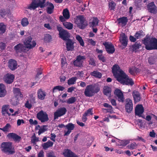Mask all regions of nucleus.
I'll use <instances>...</instances> for the list:
<instances>
[{
	"label": "nucleus",
	"mask_w": 157,
	"mask_h": 157,
	"mask_svg": "<svg viewBox=\"0 0 157 157\" xmlns=\"http://www.w3.org/2000/svg\"><path fill=\"white\" fill-rule=\"evenodd\" d=\"M112 72L117 80L123 85L132 86L134 84L132 79L129 78L118 65L113 66L112 67Z\"/></svg>",
	"instance_id": "1"
},
{
	"label": "nucleus",
	"mask_w": 157,
	"mask_h": 157,
	"mask_svg": "<svg viewBox=\"0 0 157 157\" xmlns=\"http://www.w3.org/2000/svg\"><path fill=\"white\" fill-rule=\"evenodd\" d=\"M143 43L147 50L157 49V39L155 38H151L147 35L143 40Z\"/></svg>",
	"instance_id": "2"
},
{
	"label": "nucleus",
	"mask_w": 157,
	"mask_h": 157,
	"mask_svg": "<svg viewBox=\"0 0 157 157\" xmlns=\"http://www.w3.org/2000/svg\"><path fill=\"white\" fill-rule=\"evenodd\" d=\"M46 0H32V2L28 6L27 9L30 10H34L37 8L40 7L42 8L45 6V2Z\"/></svg>",
	"instance_id": "3"
},
{
	"label": "nucleus",
	"mask_w": 157,
	"mask_h": 157,
	"mask_svg": "<svg viewBox=\"0 0 157 157\" xmlns=\"http://www.w3.org/2000/svg\"><path fill=\"white\" fill-rule=\"evenodd\" d=\"M1 147L2 151L6 153L12 154L15 152L11 142H3L2 143Z\"/></svg>",
	"instance_id": "4"
},
{
	"label": "nucleus",
	"mask_w": 157,
	"mask_h": 157,
	"mask_svg": "<svg viewBox=\"0 0 157 157\" xmlns=\"http://www.w3.org/2000/svg\"><path fill=\"white\" fill-rule=\"evenodd\" d=\"M85 21V19L82 15H78L77 16L75 23L79 29H84L87 25Z\"/></svg>",
	"instance_id": "5"
},
{
	"label": "nucleus",
	"mask_w": 157,
	"mask_h": 157,
	"mask_svg": "<svg viewBox=\"0 0 157 157\" xmlns=\"http://www.w3.org/2000/svg\"><path fill=\"white\" fill-rule=\"evenodd\" d=\"M36 117L41 122L47 121L49 120L48 116L47 113L42 110L37 113Z\"/></svg>",
	"instance_id": "6"
},
{
	"label": "nucleus",
	"mask_w": 157,
	"mask_h": 157,
	"mask_svg": "<svg viewBox=\"0 0 157 157\" xmlns=\"http://www.w3.org/2000/svg\"><path fill=\"white\" fill-rule=\"evenodd\" d=\"M67 111V109L64 107L58 108L54 113V120H55L58 119L59 117L64 115L66 113Z\"/></svg>",
	"instance_id": "7"
},
{
	"label": "nucleus",
	"mask_w": 157,
	"mask_h": 157,
	"mask_svg": "<svg viewBox=\"0 0 157 157\" xmlns=\"http://www.w3.org/2000/svg\"><path fill=\"white\" fill-rule=\"evenodd\" d=\"M100 88L97 84H94L89 85V97L92 96L98 92Z\"/></svg>",
	"instance_id": "8"
},
{
	"label": "nucleus",
	"mask_w": 157,
	"mask_h": 157,
	"mask_svg": "<svg viewBox=\"0 0 157 157\" xmlns=\"http://www.w3.org/2000/svg\"><path fill=\"white\" fill-rule=\"evenodd\" d=\"M85 56H78L76 57V59L73 61V64L74 66L81 67L82 66L83 60L86 59Z\"/></svg>",
	"instance_id": "9"
},
{
	"label": "nucleus",
	"mask_w": 157,
	"mask_h": 157,
	"mask_svg": "<svg viewBox=\"0 0 157 157\" xmlns=\"http://www.w3.org/2000/svg\"><path fill=\"white\" fill-rule=\"evenodd\" d=\"M32 38L31 36H29L25 40L24 44L26 48H32L36 45V43L35 41H33L32 42Z\"/></svg>",
	"instance_id": "10"
},
{
	"label": "nucleus",
	"mask_w": 157,
	"mask_h": 157,
	"mask_svg": "<svg viewBox=\"0 0 157 157\" xmlns=\"http://www.w3.org/2000/svg\"><path fill=\"white\" fill-rule=\"evenodd\" d=\"M14 76L11 73H7L3 77V80L7 84H10L13 81Z\"/></svg>",
	"instance_id": "11"
},
{
	"label": "nucleus",
	"mask_w": 157,
	"mask_h": 157,
	"mask_svg": "<svg viewBox=\"0 0 157 157\" xmlns=\"http://www.w3.org/2000/svg\"><path fill=\"white\" fill-rule=\"evenodd\" d=\"M105 46L106 51L109 54H113L115 51L114 46L111 43L105 42L103 43Z\"/></svg>",
	"instance_id": "12"
},
{
	"label": "nucleus",
	"mask_w": 157,
	"mask_h": 157,
	"mask_svg": "<svg viewBox=\"0 0 157 157\" xmlns=\"http://www.w3.org/2000/svg\"><path fill=\"white\" fill-rule=\"evenodd\" d=\"M125 108L127 112L128 113H131L133 109V104L131 100L129 99H126Z\"/></svg>",
	"instance_id": "13"
},
{
	"label": "nucleus",
	"mask_w": 157,
	"mask_h": 157,
	"mask_svg": "<svg viewBox=\"0 0 157 157\" xmlns=\"http://www.w3.org/2000/svg\"><path fill=\"white\" fill-rule=\"evenodd\" d=\"M25 46L22 44L19 43L15 45L14 48V50L17 53H21L22 52H25L26 50Z\"/></svg>",
	"instance_id": "14"
},
{
	"label": "nucleus",
	"mask_w": 157,
	"mask_h": 157,
	"mask_svg": "<svg viewBox=\"0 0 157 157\" xmlns=\"http://www.w3.org/2000/svg\"><path fill=\"white\" fill-rule=\"evenodd\" d=\"M144 109L141 104L137 105L135 108V114L140 117L141 116V114L144 113Z\"/></svg>",
	"instance_id": "15"
},
{
	"label": "nucleus",
	"mask_w": 157,
	"mask_h": 157,
	"mask_svg": "<svg viewBox=\"0 0 157 157\" xmlns=\"http://www.w3.org/2000/svg\"><path fill=\"white\" fill-rule=\"evenodd\" d=\"M114 94L117 97L118 100L119 101L122 102L124 101V98L123 94L120 90L116 89L114 92Z\"/></svg>",
	"instance_id": "16"
},
{
	"label": "nucleus",
	"mask_w": 157,
	"mask_h": 157,
	"mask_svg": "<svg viewBox=\"0 0 157 157\" xmlns=\"http://www.w3.org/2000/svg\"><path fill=\"white\" fill-rule=\"evenodd\" d=\"M65 41L66 42V48L67 51H73L74 48V43L71 40L68 39V40Z\"/></svg>",
	"instance_id": "17"
},
{
	"label": "nucleus",
	"mask_w": 157,
	"mask_h": 157,
	"mask_svg": "<svg viewBox=\"0 0 157 157\" xmlns=\"http://www.w3.org/2000/svg\"><path fill=\"white\" fill-rule=\"evenodd\" d=\"M17 64L16 60L13 59H10L8 62V67L11 70L13 71L17 68Z\"/></svg>",
	"instance_id": "18"
},
{
	"label": "nucleus",
	"mask_w": 157,
	"mask_h": 157,
	"mask_svg": "<svg viewBox=\"0 0 157 157\" xmlns=\"http://www.w3.org/2000/svg\"><path fill=\"white\" fill-rule=\"evenodd\" d=\"M9 139H13L15 142H19L21 140V137L16 134L13 133H10L7 135Z\"/></svg>",
	"instance_id": "19"
},
{
	"label": "nucleus",
	"mask_w": 157,
	"mask_h": 157,
	"mask_svg": "<svg viewBox=\"0 0 157 157\" xmlns=\"http://www.w3.org/2000/svg\"><path fill=\"white\" fill-rule=\"evenodd\" d=\"M147 10L148 12L153 14L156 12V7L153 2L150 3L147 6Z\"/></svg>",
	"instance_id": "20"
},
{
	"label": "nucleus",
	"mask_w": 157,
	"mask_h": 157,
	"mask_svg": "<svg viewBox=\"0 0 157 157\" xmlns=\"http://www.w3.org/2000/svg\"><path fill=\"white\" fill-rule=\"evenodd\" d=\"M89 22L90 27H96L98 25L99 20L97 17H93L90 20Z\"/></svg>",
	"instance_id": "21"
},
{
	"label": "nucleus",
	"mask_w": 157,
	"mask_h": 157,
	"mask_svg": "<svg viewBox=\"0 0 157 157\" xmlns=\"http://www.w3.org/2000/svg\"><path fill=\"white\" fill-rule=\"evenodd\" d=\"M63 154L65 157H78L77 155L68 149L65 150Z\"/></svg>",
	"instance_id": "22"
},
{
	"label": "nucleus",
	"mask_w": 157,
	"mask_h": 157,
	"mask_svg": "<svg viewBox=\"0 0 157 157\" xmlns=\"http://www.w3.org/2000/svg\"><path fill=\"white\" fill-rule=\"evenodd\" d=\"M59 37L65 41L69 39V34L67 31L63 30L59 34Z\"/></svg>",
	"instance_id": "23"
},
{
	"label": "nucleus",
	"mask_w": 157,
	"mask_h": 157,
	"mask_svg": "<svg viewBox=\"0 0 157 157\" xmlns=\"http://www.w3.org/2000/svg\"><path fill=\"white\" fill-rule=\"evenodd\" d=\"M37 97L41 100H44L46 95V93L41 89H39L37 91Z\"/></svg>",
	"instance_id": "24"
},
{
	"label": "nucleus",
	"mask_w": 157,
	"mask_h": 157,
	"mask_svg": "<svg viewBox=\"0 0 157 157\" xmlns=\"http://www.w3.org/2000/svg\"><path fill=\"white\" fill-rule=\"evenodd\" d=\"M121 37L120 39L122 44L124 46L126 47L128 41V37L124 33L121 35Z\"/></svg>",
	"instance_id": "25"
},
{
	"label": "nucleus",
	"mask_w": 157,
	"mask_h": 157,
	"mask_svg": "<svg viewBox=\"0 0 157 157\" xmlns=\"http://www.w3.org/2000/svg\"><path fill=\"white\" fill-rule=\"evenodd\" d=\"M7 91L5 86L2 84H0V97H4Z\"/></svg>",
	"instance_id": "26"
},
{
	"label": "nucleus",
	"mask_w": 157,
	"mask_h": 157,
	"mask_svg": "<svg viewBox=\"0 0 157 157\" xmlns=\"http://www.w3.org/2000/svg\"><path fill=\"white\" fill-rule=\"evenodd\" d=\"M132 94L135 102H138L140 101L141 97L140 94L139 92L134 90L132 92Z\"/></svg>",
	"instance_id": "27"
},
{
	"label": "nucleus",
	"mask_w": 157,
	"mask_h": 157,
	"mask_svg": "<svg viewBox=\"0 0 157 157\" xmlns=\"http://www.w3.org/2000/svg\"><path fill=\"white\" fill-rule=\"evenodd\" d=\"M10 10L5 9H1L0 10V16L2 18H4L6 16L10 14Z\"/></svg>",
	"instance_id": "28"
},
{
	"label": "nucleus",
	"mask_w": 157,
	"mask_h": 157,
	"mask_svg": "<svg viewBox=\"0 0 157 157\" xmlns=\"http://www.w3.org/2000/svg\"><path fill=\"white\" fill-rule=\"evenodd\" d=\"M13 92L15 97L22 98L23 97V95L21 94L20 89L19 88H15L13 89Z\"/></svg>",
	"instance_id": "29"
},
{
	"label": "nucleus",
	"mask_w": 157,
	"mask_h": 157,
	"mask_svg": "<svg viewBox=\"0 0 157 157\" xmlns=\"http://www.w3.org/2000/svg\"><path fill=\"white\" fill-rule=\"evenodd\" d=\"M111 88L108 86H105L103 88V93L104 95L110 96L111 95Z\"/></svg>",
	"instance_id": "30"
},
{
	"label": "nucleus",
	"mask_w": 157,
	"mask_h": 157,
	"mask_svg": "<svg viewBox=\"0 0 157 157\" xmlns=\"http://www.w3.org/2000/svg\"><path fill=\"white\" fill-rule=\"evenodd\" d=\"M48 4V6L46 9L47 12L48 14H51L53 12L54 6L52 3L50 2H49Z\"/></svg>",
	"instance_id": "31"
},
{
	"label": "nucleus",
	"mask_w": 157,
	"mask_h": 157,
	"mask_svg": "<svg viewBox=\"0 0 157 157\" xmlns=\"http://www.w3.org/2000/svg\"><path fill=\"white\" fill-rule=\"evenodd\" d=\"M117 21L119 24L121 23L124 25H125L126 24L128 20L127 17H124L118 19Z\"/></svg>",
	"instance_id": "32"
},
{
	"label": "nucleus",
	"mask_w": 157,
	"mask_h": 157,
	"mask_svg": "<svg viewBox=\"0 0 157 157\" xmlns=\"http://www.w3.org/2000/svg\"><path fill=\"white\" fill-rule=\"evenodd\" d=\"M63 25L65 28L68 30H71L73 29V25L70 22H64L63 23Z\"/></svg>",
	"instance_id": "33"
},
{
	"label": "nucleus",
	"mask_w": 157,
	"mask_h": 157,
	"mask_svg": "<svg viewBox=\"0 0 157 157\" xmlns=\"http://www.w3.org/2000/svg\"><path fill=\"white\" fill-rule=\"evenodd\" d=\"M90 74L91 75L98 78H100L102 76L101 73L98 71H94L91 72Z\"/></svg>",
	"instance_id": "34"
},
{
	"label": "nucleus",
	"mask_w": 157,
	"mask_h": 157,
	"mask_svg": "<svg viewBox=\"0 0 157 157\" xmlns=\"http://www.w3.org/2000/svg\"><path fill=\"white\" fill-rule=\"evenodd\" d=\"M53 143L51 141H49L46 143H44L42 145L44 149H46L47 148L53 146Z\"/></svg>",
	"instance_id": "35"
},
{
	"label": "nucleus",
	"mask_w": 157,
	"mask_h": 157,
	"mask_svg": "<svg viewBox=\"0 0 157 157\" xmlns=\"http://www.w3.org/2000/svg\"><path fill=\"white\" fill-rule=\"evenodd\" d=\"M63 16L66 19H68L70 17L69 12L67 9H65L63 10Z\"/></svg>",
	"instance_id": "36"
},
{
	"label": "nucleus",
	"mask_w": 157,
	"mask_h": 157,
	"mask_svg": "<svg viewBox=\"0 0 157 157\" xmlns=\"http://www.w3.org/2000/svg\"><path fill=\"white\" fill-rule=\"evenodd\" d=\"M6 26L3 23H0V34H2L6 31Z\"/></svg>",
	"instance_id": "37"
},
{
	"label": "nucleus",
	"mask_w": 157,
	"mask_h": 157,
	"mask_svg": "<svg viewBox=\"0 0 157 157\" xmlns=\"http://www.w3.org/2000/svg\"><path fill=\"white\" fill-rule=\"evenodd\" d=\"M64 89V87L63 86L60 85L54 87L53 88L52 90V92L53 93L56 92L57 90L59 91H62Z\"/></svg>",
	"instance_id": "38"
},
{
	"label": "nucleus",
	"mask_w": 157,
	"mask_h": 157,
	"mask_svg": "<svg viewBox=\"0 0 157 157\" xmlns=\"http://www.w3.org/2000/svg\"><path fill=\"white\" fill-rule=\"evenodd\" d=\"M52 40L51 36L48 34H45L44 37V41L46 43H49L51 42Z\"/></svg>",
	"instance_id": "39"
},
{
	"label": "nucleus",
	"mask_w": 157,
	"mask_h": 157,
	"mask_svg": "<svg viewBox=\"0 0 157 157\" xmlns=\"http://www.w3.org/2000/svg\"><path fill=\"white\" fill-rule=\"evenodd\" d=\"M21 24L23 27L27 26L29 24L28 19L26 17L23 18L21 21Z\"/></svg>",
	"instance_id": "40"
},
{
	"label": "nucleus",
	"mask_w": 157,
	"mask_h": 157,
	"mask_svg": "<svg viewBox=\"0 0 157 157\" xmlns=\"http://www.w3.org/2000/svg\"><path fill=\"white\" fill-rule=\"evenodd\" d=\"M156 59L155 57L151 56L148 58V62L150 65H152L155 63Z\"/></svg>",
	"instance_id": "41"
},
{
	"label": "nucleus",
	"mask_w": 157,
	"mask_h": 157,
	"mask_svg": "<svg viewBox=\"0 0 157 157\" xmlns=\"http://www.w3.org/2000/svg\"><path fill=\"white\" fill-rule=\"evenodd\" d=\"M77 78L76 77H72L69 79L67 81L68 84L69 85L74 84L75 83Z\"/></svg>",
	"instance_id": "42"
},
{
	"label": "nucleus",
	"mask_w": 157,
	"mask_h": 157,
	"mask_svg": "<svg viewBox=\"0 0 157 157\" xmlns=\"http://www.w3.org/2000/svg\"><path fill=\"white\" fill-rule=\"evenodd\" d=\"M19 98L15 97V98H12L11 100V103L12 105H18L19 103V100L18 99Z\"/></svg>",
	"instance_id": "43"
},
{
	"label": "nucleus",
	"mask_w": 157,
	"mask_h": 157,
	"mask_svg": "<svg viewBox=\"0 0 157 157\" xmlns=\"http://www.w3.org/2000/svg\"><path fill=\"white\" fill-rule=\"evenodd\" d=\"M141 46V45L140 43H138L137 42H136L134 44L132 45L133 51H135L136 52V51Z\"/></svg>",
	"instance_id": "44"
},
{
	"label": "nucleus",
	"mask_w": 157,
	"mask_h": 157,
	"mask_svg": "<svg viewBox=\"0 0 157 157\" xmlns=\"http://www.w3.org/2000/svg\"><path fill=\"white\" fill-rule=\"evenodd\" d=\"M11 127V126L9 123H7L2 128H0V129L4 132H7L9 131V128Z\"/></svg>",
	"instance_id": "45"
},
{
	"label": "nucleus",
	"mask_w": 157,
	"mask_h": 157,
	"mask_svg": "<svg viewBox=\"0 0 157 157\" xmlns=\"http://www.w3.org/2000/svg\"><path fill=\"white\" fill-rule=\"evenodd\" d=\"M77 100L76 98L75 97H71L67 100V102L68 104L74 103Z\"/></svg>",
	"instance_id": "46"
},
{
	"label": "nucleus",
	"mask_w": 157,
	"mask_h": 157,
	"mask_svg": "<svg viewBox=\"0 0 157 157\" xmlns=\"http://www.w3.org/2000/svg\"><path fill=\"white\" fill-rule=\"evenodd\" d=\"M47 127V125H44L42 127L39 129V131L38 132L39 135H40L41 133H44L47 130V129L46 128Z\"/></svg>",
	"instance_id": "47"
},
{
	"label": "nucleus",
	"mask_w": 157,
	"mask_h": 157,
	"mask_svg": "<svg viewBox=\"0 0 157 157\" xmlns=\"http://www.w3.org/2000/svg\"><path fill=\"white\" fill-rule=\"evenodd\" d=\"M116 6V3L113 1L109 3V8L110 10H114Z\"/></svg>",
	"instance_id": "48"
},
{
	"label": "nucleus",
	"mask_w": 157,
	"mask_h": 157,
	"mask_svg": "<svg viewBox=\"0 0 157 157\" xmlns=\"http://www.w3.org/2000/svg\"><path fill=\"white\" fill-rule=\"evenodd\" d=\"M76 38L77 40H78L81 45L83 46L84 45V42L82 40V38L78 35H77L76 36Z\"/></svg>",
	"instance_id": "49"
},
{
	"label": "nucleus",
	"mask_w": 157,
	"mask_h": 157,
	"mask_svg": "<svg viewBox=\"0 0 157 157\" xmlns=\"http://www.w3.org/2000/svg\"><path fill=\"white\" fill-rule=\"evenodd\" d=\"M66 127L67 128V130L71 131L74 128L75 126L74 124L71 123H69L66 125Z\"/></svg>",
	"instance_id": "50"
},
{
	"label": "nucleus",
	"mask_w": 157,
	"mask_h": 157,
	"mask_svg": "<svg viewBox=\"0 0 157 157\" xmlns=\"http://www.w3.org/2000/svg\"><path fill=\"white\" fill-rule=\"evenodd\" d=\"M143 33V31L142 30H140L139 32H137L135 35V37L137 39L140 38H141V36H143L142 34Z\"/></svg>",
	"instance_id": "51"
},
{
	"label": "nucleus",
	"mask_w": 157,
	"mask_h": 157,
	"mask_svg": "<svg viewBox=\"0 0 157 157\" xmlns=\"http://www.w3.org/2000/svg\"><path fill=\"white\" fill-rule=\"evenodd\" d=\"M47 157H56L55 153L52 150H50L47 154Z\"/></svg>",
	"instance_id": "52"
},
{
	"label": "nucleus",
	"mask_w": 157,
	"mask_h": 157,
	"mask_svg": "<svg viewBox=\"0 0 157 157\" xmlns=\"http://www.w3.org/2000/svg\"><path fill=\"white\" fill-rule=\"evenodd\" d=\"M88 114V109L87 110L82 117V120L83 122H85L87 120L86 116Z\"/></svg>",
	"instance_id": "53"
},
{
	"label": "nucleus",
	"mask_w": 157,
	"mask_h": 157,
	"mask_svg": "<svg viewBox=\"0 0 157 157\" xmlns=\"http://www.w3.org/2000/svg\"><path fill=\"white\" fill-rule=\"evenodd\" d=\"M42 69L41 68H38L37 70V73L36 76V78H38L39 77V76L41 75L42 73Z\"/></svg>",
	"instance_id": "54"
},
{
	"label": "nucleus",
	"mask_w": 157,
	"mask_h": 157,
	"mask_svg": "<svg viewBox=\"0 0 157 157\" xmlns=\"http://www.w3.org/2000/svg\"><path fill=\"white\" fill-rule=\"evenodd\" d=\"M6 44L5 43L1 42L0 43V50L1 51L4 50L6 48Z\"/></svg>",
	"instance_id": "55"
},
{
	"label": "nucleus",
	"mask_w": 157,
	"mask_h": 157,
	"mask_svg": "<svg viewBox=\"0 0 157 157\" xmlns=\"http://www.w3.org/2000/svg\"><path fill=\"white\" fill-rule=\"evenodd\" d=\"M29 121L30 124L32 125H37L38 124L37 121L36 120H35L34 121H33L32 119H30L29 120Z\"/></svg>",
	"instance_id": "56"
},
{
	"label": "nucleus",
	"mask_w": 157,
	"mask_h": 157,
	"mask_svg": "<svg viewBox=\"0 0 157 157\" xmlns=\"http://www.w3.org/2000/svg\"><path fill=\"white\" fill-rule=\"evenodd\" d=\"M137 146V145L135 143H131L128 146V148L131 149H133Z\"/></svg>",
	"instance_id": "57"
},
{
	"label": "nucleus",
	"mask_w": 157,
	"mask_h": 157,
	"mask_svg": "<svg viewBox=\"0 0 157 157\" xmlns=\"http://www.w3.org/2000/svg\"><path fill=\"white\" fill-rule=\"evenodd\" d=\"M89 65L93 66H95L96 64L94 60L93 59L90 58L89 61Z\"/></svg>",
	"instance_id": "58"
},
{
	"label": "nucleus",
	"mask_w": 157,
	"mask_h": 157,
	"mask_svg": "<svg viewBox=\"0 0 157 157\" xmlns=\"http://www.w3.org/2000/svg\"><path fill=\"white\" fill-rule=\"evenodd\" d=\"M129 143V141L128 140H122L121 142L122 145L124 146H126Z\"/></svg>",
	"instance_id": "59"
},
{
	"label": "nucleus",
	"mask_w": 157,
	"mask_h": 157,
	"mask_svg": "<svg viewBox=\"0 0 157 157\" xmlns=\"http://www.w3.org/2000/svg\"><path fill=\"white\" fill-rule=\"evenodd\" d=\"M25 107L30 109L32 107V105L31 104L29 103L28 101H27L26 103L25 104Z\"/></svg>",
	"instance_id": "60"
},
{
	"label": "nucleus",
	"mask_w": 157,
	"mask_h": 157,
	"mask_svg": "<svg viewBox=\"0 0 157 157\" xmlns=\"http://www.w3.org/2000/svg\"><path fill=\"white\" fill-rule=\"evenodd\" d=\"M137 124L140 126V128L142 127L143 125L142 121L141 120L138 119L137 120Z\"/></svg>",
	"instance_id": "61"
},
{
	"label": "nucleus",
	"mask_w": 157,
	"mask_h": 157,
	"mask_svg": "<svg viewBox=\"0 0 157 157\" xmlns=\"http://www.w3.org/2000/svg\"><path fill=\"white\" fill-rule=\"evenodd\" d=\"M98 57L99 59L102 61V62H104L105 61V57L102 55H100L98 56Z\"/></svg>",
	"instance_id": "62"
},
{
	"label": "nucleus",
	"mask_w": 157,
	"mask_h": 157,
	"mask_svg": "<svg viewBox=\"0 0 157 157\" xmlns=\"http://www.w3.org/2000/svg\"><path fill=\"white\" fill-rule=\"evenodd\" d=\"M23 123L24 124L25 123V121L23 119H18L17 120V124L18 126H20L21 125V123Z\"/></svg>",
	"instance_id": "63"
},
{
	"label": "nucleus",
	"mask_w": 157,
	"mask_h": 157,
	"mask_svg": "<svg viewBox=\"0 0 157 157\" xmlns=\"http://www.w3.org/2000/svg\"><path fill=\"white\" fill-rule=\"evenodd\" d=\"M38 157H44V152L43 150H41L38 154Z\"/></svg>",
	"instance_id": "64"
}]
</instances>
